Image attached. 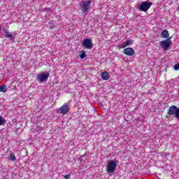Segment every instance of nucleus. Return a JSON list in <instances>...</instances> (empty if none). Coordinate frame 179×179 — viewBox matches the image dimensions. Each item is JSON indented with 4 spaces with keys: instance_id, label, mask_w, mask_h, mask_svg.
<instances>
[{
    "instance_id": "nucleus-1",
    "label": "nucleus",
    "mask_w": 179,
    "mask_h": 179,
    "mask_svg": "<svg viewBox=\"0 0 179 179\" xmlns=\"http://www.w3.org/2000/svg\"><path fill=\"white\" fill-rule=\"evenodd\" d=\"M90 5H92V1H82L80 3V9L83 13H87L90 10Z\"/></svg>"
},
{
    "instance_id": "nucleus-2",
    "label": "nucleus",
    "mask_w": 179,
    "mask_h": 179,
    "mask_svg": "<svg viewBox=\"0 0 179 179\" xmlns=\"http://www.w3.org/2000/svg\"><path fill=\"white\" fill-rule=\"evenodd\" d=\"M167 113L169 115H175L176 118L179 119V108H178L176 105H173L169 107Z\"/></svg>"
},
{
    "instance_id": "nucleus-3",
    "label": "nucleus",
    "mask_w": 179,
    "mask_h": 179,
    "mask_svg": "<svg viewBox=\"0 0 179 179\" xmlns=\"http://www.w3.org/2000/svg\"><path fill=\"white\" fill-rule=\"evenodd\" d=\"M152 5H153L152 2H149L148 1H143L139 6L138 9L139 10H141V12H148V10L150 9V6H152Z\"/></svg>"
},
{
    "instance_id": "nucleus-4",
    "label": "nucleus",
    "mask_w": 179,
    "mask_h": 179,
    "mask_svg": "<svg viewBox=\"0 0 179 179\" xmlns=\"http://www.w3.org/2000/svg\"><path fill=\"white\" fill-rule=\"evenodd\" d=\"M48 78H50V73L42 72L37 75L36 80L42 83V82H47Z\"/></svg>"
},
{
    "instance_id": "nucleus-5",
    "label": "nucleus",
    "mask_w": 179,
    "mask_h": 179,
    "mask_svg": "<svg viewBox=\"0 0 179 179\" xmlns=\"http://www.w3.org/2000/svg\"><path fill=\"white\" fill-rule=\"evenodd\" d=\"M117 169V162L115 161H110L108 162L106 171L107 173H114Z\"/></svg>"
},
{
    "instance_id": "nucleus-6",
    "label": "nucleus",
    "mask_w": 179,
    "mask_h": 179,
    "mask_svg": "<svg viewBox=\"0 0 179 179\" xmlns=\"http://www.w3.org/2000/svg\"><path fill=\"white\" fill-rule=\"evenodd\" d=\"M69 110H71L69 105L64 103L59 108V110H57V113L59 114H62L63 115H66V114L69 113Z\"/></svg>"
},
{
    "instance_id": "nucleus-7",
    "label": "nucleus",
    "mask_w": 179,
    "mask_h": 179,
    "mask_svg": "<svg viewBox=\"0 0 179 179\" xmlns=\"http://www.w3.org/2000/svg\"><path fill=\"white\" fill-rule=\"evenodd\" d=\"M83 47L87 50H92L93 48V41L90 38H86L83 41Z\"/></svg>"
},
{
    "instance_id": "nucleus-8",
    "label": "nucleus",
    "mask_w": 179,
    "mask_h": 179,
    "mask_svg": "<svg viewBox=\"0 0 179 179\" xmlns=\"http://www.w3.org/2000/svg\"><path fill=\"white\" fill-rule=\"evenodd\" d=\"M160 45L163 50H167L170 48V45H171V41H170V38L162 41L160 42Z\"/></svg>"
},
{
    "instance_id": "nucleus-9",
    "label": "nucleus",
    "mask_w": 179,
    "mask_h": 179,
    "mask_svg": "<svg viewBox=\"0 0 179 179\" xmlns=\"http://www.w3.org/2000/svg\"><path fill=\"white\" fill-rule=\"evenodd\" d=\"M3 34L5 37L9 38V40H15V37H16V33H10L8 31V29H4Z\"/></svg>"
},
{
    "instance_id": "nucleus-10",
    "label": "nucleus",
    "mask_w": 179,
    "mask_h": 179,
    "mask_svg": "<svg viewBox=\"0 0 179 179\" xmlns=\"http://www.w3.org/2000/svg\"><path fill=\"white\" fill-rule=\"evenodd\" d=\"M124 54L127 55V57H132L135 54V50L132 48H127L124 50Z\"/></svg>"
},
{
    "instance_id": "nucleus-11",
    "label": "nucleus",
    "mask_w": 179,
    "mask_h": 179,
    "mask_svg": "<svg viewBox=\"0 0 179 179\" xmlns=\"http://www.w3.org/2000/svg\"><path fill=\"white\" fill-rule=\"evenodd\" d=\"M131 44H134V41H132V40L126 41L124 43H122L120 48H125V47L131 45Z\"/></svg>"
},
{
    "instance_id": "nucleus-12",
    "label": "nucleus",
    "mask_w": 179,
    "mask_h": 179,
    "mask_svg": "<svg viewBox=\"0 0 179 179\" xmlns=\"http://www.w3.org/2000/svg\"><path fill=\"white\" fill-rule=\"evenodd\" d=\"M101 76L103 80H108L110 79V74L106 71L103 72Z\"/></svg>"
},
{
    "instance_id": "nucleus-13",
    "label": "nucleus",
    "mask_w": 179,
    "mask_h": 179,
    "mask_svg": "<svg viewBox=\"0 0 179 179\" xmlns=\"http://www.w3.org/2000/svg\"><path fill=\"white\" fill-rule=\"evenodd\" d=\"M169 36H170V34H169V31L167 29H164L162 32V38H169Z\"/></svg>"
},
{
    "instance_id": "nucleus-14",
    "label": "nucleus",
    "mask_w": 179,
    "mask_h": 179,
    "mask_svg": "<svg viewBox=\"0 0 179 179\" xmlns=\"http://www.w3.org/2000/svg\"><path fill=\"white\" fill-rule=\"evenodd\" d=\"M8 92V87L6 85H0V92L1 93H6Z\"/></svg>"
},
{
    "instance_id": "nucleus-15",
    "label": "nucleus",
    "mask_w": 179,
    "mask_h": 179,
    "mask_svg": "<svg viewBox=\"0 0 179 179\" xmlns=\"http://www.w3.org/2000/svg\"><path fill=\"white\" fill-rule=\"evenodd\" d=\"M86 57H87L86 52L85 50H82L80 52V57L81 58V59H83L86 58Z\"/></svg>"
},
{
    "instance_id": "nucleus-16",
    "label": "nucleus",
    "mask_w": 179,
    "mask_h": 179,
    "mask_svg": "<svg viewBox=\"0 0 179 179\" xmlns=\"http://www.w3.org/2000/svg\"><path fill=\"white\" fill-rule=\"evenodd\" d=\"M6 124V120L0 115V125H5Z\"/></svg>"
},
{
    "instance_id": "nucleus-17",
    "label": "nucleus",
    "mask_w": 179,
    "mask_h": 179,
    "mask_svg": "<svg viewBox=\"0 0 179 179\" xmlns=\"http://www.w3.org/2000/svg\"><path fill=\"white\" fill-rule=\"evenodd\" d=\"M10 160H11V162H15L16 156H15V154L13 153L10 154Z\"/></svg>"
},
{
    "instance_id": "nucleus-18",
    "label": "nucleus",
    "mask_w": 179,
    "mask_h": 179,
    "mask_svg": "<svg viewBox=\"0 0 179 179\" xmlns=\"http://www.w3.org/2000/svg\"><path fill=\"white\" fill-rule=\"evenodd\" d=\"M174 70H175V71H179V63L175 64V66H174Z\"/></svg>"
},
{
    "instance_id": "nucleus-19",
    "label": "nucleus",
    "mask_w": 179,
    "mask_h": 179,
    "mask_svg": "<svg viewBox=\"0 0 179 179\" xmlns=\"http://www.w3.org/2000/svg\"><path fill=\"white\" fill-rule=\"evenodd\" d=\"M64 178H65V179H69V178H71V175H70V174H69V175H65V176H64Z\"/></svg>"
},
{
    "instance_id": "nucleus-20",
    "label": "nucleus",
    "mask_w": 179,
    "mask_h": 179,
    "mask_svg": "<svg viewBox=\"0 0 179 179\" xmlns=\"http://www.w3.org/2000/svg\"><path fill=\"white\" fill-rule=\"evenodd\" d=\"M0 30H1V27H0Z\"/></svg>"
}]
</instances>
